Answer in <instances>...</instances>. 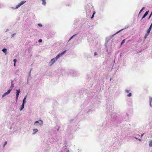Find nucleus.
Here are the masks:
<instances>
[{
    "label": "nucleus",
    "instance_id": "nucleus-24",
    "mask_svg": "<svg viewBox=\"0 0 152 152\" xmlns=\"http://www.w3.org/2000/svg\"><path fill=\"white\" fill-rule=\"evenodd\" d=\"M39 123V122L38 121H36L34 122V125L35 124H36L37 123Z\"/></svg>",
    "mask_w": 152,
    "mask_h": 152
},
{
    "label": "nucleus",
    "instance_id": "nucleus-23",
    "mask_svg": "<svg viewBox=\"0 0 152 152\" xmlns=\"http://www.w3.org/2000/svg\"><path fill=\"white\" fill-rule=\"evenodd\" d=\"M146 16L144 14L143 16H142V19L144 18H145Z\"/></svg>",
    "mask_w": 152,
    "mask_h": 152
},
{
    "label": "nucleus",
    "instance_id": "nucleus-6",
    "mask_svg": "<svg viewBox=\"0 0 152 152\" xmlns=\"http://www.w3.org/2000/svg\"><path fill=\"white\" fill-rule=\"evenodd\" d=\"M150 106L151 107H152V98H150Z\"/></svg>",
    "mask_w": 152,
    "mask_h": 152
},
{
    "label": "nucleus",
    "instance_id": "nucleus-8",
    "mask_svg": "<svg viewBox=\"0 0 152 152\" xmlns=\"http://www.w3.org/2000/svg\"><path fill=\"white\" fill-rule=\"evenodd\" d=\"M24 104H22V105H21V108H20V111H21V110H22V109L24 108Z\"/></svg>",
    "mask_w": 152,
    "mask_h": 152
},
{
    "label": "nucleus",
    "instance_id": "nucleus-16",
    "mask_svg": "<svg viewBox=\"0 0 152 152\" xmlns=\"http://www.w3.org/2000/svg\"><path fill=\"white\" fill-rule=\"evenodd\" d=\"M7 95V94H6V93H5L2 95V97H4V96H5Z\"/></svg>",
    "mask_w": 152,
    "mask_h": 152
},
{
    "label": "nucleus",
    "instance_id": "nucleus-10",
    "mask_svg": "<svg viewBox=\"0 0 152 152\" xmlns=\"http://www.w3.org/2000/svg\"><path fill=\"white\" fill-rule=\"evenodd\" d=\"M2 51L4 52L6 54V53H7V49H6L4 48L2 49Z\"/></svg>",
    "mask_w": 152,
    "mask_h": 152
},
{
    "label": "nucleus",
    "instance_id": "nucleus-31",
    "mask_svg": "<svg viewBox=\"0 0 152 152\" xmlns=\"http://www.w3.org/2000/svg\"><path fill=\"white\" fill-rule=\"evenodd\" d=\"M97 55V53L96 52H95L94 53V55L95 56H96V55Z\"/></svg>",
    "mask_w": 152,
    "mask_h": 152
},
{
    "label": "nucleus",
    "instance_id": "nucleus-7",
    "mask_svg": "<svg viewBox=\"0 0 152 152\" xmlns=\"http://www.w3.org/2000/svg\"><path fill=\"white\" fill-rule=\"evenodd\" d=\"M26 98V96H25L23 101V103L24 104L26 102L25 100Z\"/></svg>",
    "mask_w": 152,
    "mask_h": 152
},
{
    "label": "nucleus",
    "instance_id": "nucleus-36",
    "mask_svg": "<svg viewBox=\"0 0 152 152\" xmlns=\"http://www.w3.org/2000/svg\"><path fill=\"white\" fill-rule=\"evenodd\" d=\"M144 134H142L141 135V137H142L143 136V135H144Z\"/></svg>",
    "mask_w": 152,
    "mask_h": 152
},
{
    "label": "nucleus",
    "instance_id": "nucleus-18",
    "mask_svg": "<svg viewBox=\"0 0 152 152\" xmlns=\"http://www.w3.org/2000/svg\"><path fill=\"white\" fill-rule=\"evenodd\" d=\"M125 39L123 40V41H122V42H121V45H122L123 43H124L125 42Z\"/></svg>",
    "mask_w": 152,
    "mask_h": 152
},
{
    "label": "nucleus",
    "instance_id": "nucleus-29",
    "mask_svg": "<svg viewBox=\"0 0 152 152\" xmlns=\"http://www.w3.org/2000/svg\"><path fill=\"white\" fill-rule=\"evenodd\" d=\"M16 61H17V60L15 59L13 60V61L14 62V63H15Z\"/></svg>",
    "mask_w": 152,
    "mask_h": 152
},
{
    "label": "nucleus",
    "instance_id": "nucleus-25",
    "mask_svg": "<svg viewBox=\"0 0 152 152\" xmlns=\"http://www.w3.org/2000/svg\"><path fill=\"white\" fill-rule=\"evenodd\" d=\"M40 121H41V123L40 124V125H42L43 124V122L41 120H39Z\"/></svg>",
    "mask_w": 152,
    "mask_h": 152
},
{
    "label": "nucleus",
    "instance_id": "nucleus-33",
    "mask_svg": "<svg viewBox=\"0 0 152 152\" xmlns=\"http://www.w3.org/2000/svg\"><path fill=\"white\" fill-rule=\"evenodd\" d=\"M151 15H150L149 17V18H148V19H149L150 18H151Z\"/></svg>",
    "mask_w": 152,
    "mask_h": 152
},
{
    "label": "nucleus",
    "instance_id": "nucleus-20",
    "mask_svg": "<svg viewBox=\"0 0 152 152\" xmlns=\"http://www.w3.org/2000/svg\"><path fill=\"white\" fill-rule=\"evenodd\" d=\"M146 16L144 14L143 16H142V19L144 18H145Z\"/></svg>",
    "mask_w": 152,
    "mask_h": 152
},
{
    "label": "nucleus",
    "instance_id": "nucleus-15",
    "mask_svg": "<svg viewBox=\"0 0 152 152\" xmlns=\"http://www.w3.org/2000/svg\"><path fill=\"white\" fill-rule=\"evenodd\" d=\"M77 34H75V35H73V36H72L70 38V39H69V40H70L71 39H72V38H73V37L75 36Z\"/></svg>",
    "mask_w": 152,
    "mask_h": 152
},
{
    "label": "nucleus",
    "instance_id": "nucleus-9",
    "mask_svg": "<svg viewBox=\"0 0 152 152\" xmlns=\"http://www.w3.org/2000/svg\"><path fill=\"white\" fill-rule=\"evenodd\" d=\"M11 89H9V90L7 91V92H5V93H6V94H9L10 93V92H11Z\"/></svg>",
    "mask_w": 152,
    "mask_h": 152
},
{
    "label": "nucleus",
    "instance_id": "nucleus-38",
    "mask_svg": "<svg viewBox=\"0 0 152 152\" xmlns=\"http://www.w3.org/2000/svg\"><path fill=\"white\" fill-rule=\"evenodd\" d=\"M145 15H146V16H147V15L146 13H145V14H144Z\"/></svg>",
    "mask_w": 152,
    "mask_h": 152
},
{
    "label": "nucleus",
    "instance_id": "nucleus-37",
    "mask_svg": "<svg viewBox=\"0 0 152 152\" xmlns=\"http://www.w3.org/2000/svg\"><path fill=\"white\" fill-rule=\"evenodd\" d=\"M150 26H151V27H152V23H151V25Z\"/></svg>",
    "mask_w": 152,
    "mask_h": 152
},
{
    "label": "nucleus",
    "instance_id": "nucleus-3",
    "mask_svg": "<svg viewBox=\"0 0 152 152\" xmlns=\"http://www.w3.org/2000/svg\"><path fill=\"white\" fill-rule=\"evenodd\" d=\"M151 26H150L149 29L147 31V33L146 34L145 36V37H144L145 39H146L147 38V36H148L149 35V34L150 31L151 30Z\"/></svg>",
    "mask_w": 152,
    "mask_h": 152
},
{
    "label": "nucleus",
    "instance_id": "nucleus-5",
    "mask_svg": "<svg viewBox=\"0 0 152 152\" xmlns=\"http://www.w3.org/2000/svg\"><path fill=\"white\" fill-rule=\"evenodd\" d=\"M38 131V130L37 129H33V134H35L36 132Z\"/></svg>",
    "mask_w": 152,
    "mask_h": 152
},
{
    "label": "nucleus",
    "instance_id": "nucleus-11",
    "mask_svg": "<svg viewBox=\"0 0 152 152\" xmlns=\"http://www.w3.org/2000/svg\"><path fill=\"white\" fill-rule=\"evenodd\" d=\"M11 85L10 88H12L14 87V84H13L12 80L11 81Z\"/></svg>",
    "mask_w": 152,
    "mask_h": 152
},
{
    "label": "nucleus",
    "instance_id": "nucleus-34",
    "mask_svg": "<svg viewBox=\"0 0 152 152\" xmlns=\"http://www.w3.org/2000/svg\"><path fill=\"white\" fill-rule=\"evenodd\" d=\"M96 13V12L95 11H94L93 12V14L94 15Z\"/></svg>",
    "mask_w": 152,
    "mask_h": 152
},
{
    "label": "nucleus",
    "instance_id": "nucleus-39",
    "mask_svg": "<svg viewBox=\"0 0 152 152\" xmlns=\"http://www.w3.org/2000/svg\"><path fill=\"white\" fill-rule=\"evenodd\" d=\"M14 66H15V63H14Z\"/></svg>",
    "mask_w": 152,
    "mask_h": 152
},
{
    "label": "nucleus",
    "instance_id": "nucleus-2",
    "mask_svg": "<svg viewBox=\"0 0 152 152\" xmlns=\"http://www.w3.org/2000/svg\"><path fill=\"white\" fill-rule=\"evenodd\" d=\"M26 1H22L20 3H19L18 5L16 6V7L15 8H14L12 7V8L13 9H17L19 7H20L21 5L24 4Z\"/></svg>",
    "mask_w": 152,
    "mask_h": 152
},
{
    "label": "nucleus",
    "instance_id": "nucleus-30",
    "mask_svg": "<svg viewBox=\"0 0 152 152\" xmlns=\"http://www.w3.org/2000/svg\"><path fill=\"white\" fill-rule=\"evenodd\" d=\"M148 12H149V11H146V12H145V13H146V14L148 15Z\"/></svg>",
    "mask_w": 152,
    "mask_h": 152
},
{
    "label": "nucleus",
    "instance_id": "nucleus-1",
    "mask_svg": "<svg viewBox=\"0 0 152 152\" xmlns=\"http://www.w3.org/2000/svg\"><path fill=\"white\" fill-rule=\"evenodd\" d=\"M66 52V50L62 52L58 55L55 58L52 59L50 61L49 63V65L50 66L52 65L53 63L55 62L56 61L59 57L61 56L63 54H64Z\"/></svg>",
    "mask_w": 152,
    "mask_h": 152
},
{
    "label": "nucleus",
    "instance_id": "nucleus-27",
    "mask_svg": "<svg viewBox=\"0 0 152 152\" xmlns=\"http://www.w3.org/2000/svg\"><path fill=\"white\" fill-rule=\"evenodd\" d=\"M42 39H39V40H38V42H42Z\"/></svg>",
    "mask_w": 152,
    "mask_h": 152
},
{
    "label": "nucleus",
    "instance_id": "nucleus-28",
    "mask_svg": "<svg viewBox=\"0 0 152 152\" xmlns=\"http://www.w3.org/2000/svg\"><path fill=\"white\" fill-rule=\"evenodd\" d=\"M129 90H126V93H129Z\"/></svg>",
    "mask_w": 152,
    "mask_h": 152
},
{
    "label": "nucleus",
    "instance_id": "nucleus-17",
    "mask_svg": "<svg viewBox=\"0 0 152 152\" xmlns=\"http://www.w3.org/2000/svg\"><path fill=\"white\" fill-rule=\"evenodd\" d=\"M7 141H5L4 142V144L3 145V147H4L5 146V145L7 144Z\"/></svg>",
    "mask_w": 152,
    "mask_h": 152
},
{
    "label": "nucleus",
    "instance_id": "nucleus-32",
    "mask_svg": "<svg viewBox=\"0 0 152 152\" xmlns=\"http://www.w3.org/2000/svg\"><path fill=\"white\" fill-rule=\"evenodd\" d=\"M94 15L93 14L92 16H91V18H93L94 17Z\"/></svg>",
    "mask_w": 152,
    "mask_h": 152
},
{
    "label": "nucleus",
    "instance_id": "nucleus-14",
    "mask_svg": "<svg viewBox=\"0 0 152 152\" xmlns=\"http://www.w3.org/2000/svg\"><path fill=\"white\" fill-rule=\"evenodd\" d=\"M145 9V8L144 7H143V8H142L141 9V10H140V12H139V14H140V13L144 10Z\"/></svg>",
    "mask_w": 152,
    "mask_h": 152
},
{
    "label": "nucleus",
    "instance_id": "nucleus-19",
    "mask_svg": "<svg viewBox=\"0 0 152 152\" xmlns=\"http://www.w3.org/2000/svg\"><path fill=\"white\" fill-rule=\"evenodd\" d=\"M132 96V94L131 93H129L128 95L127 96L130 97Z\"/></svg>",
    "mask_w": 152,
    "mask_h": 152
},
{
    "label": "nucleus",
    "instance_id": "nucleus-26",
    "mask_svg": "<svg viewBox=\"0 0 152 152\" xmlns=\"http://www.w3.org/2000/svg\"><path fill=\"white\" fill-rule=\"evenodd\" d=\"M38 25L39 26H40V27H42V25L41 24H40V23L38 24Z\"/></svg>",
    "mask_w": 152,
    "mask_h": 152
},
{
    "label": "nucleus",
    "instance_id": "nucleus-12",
    "mask_svg": "<svg viewBox=\"0 0 152 152\" xmlns=\"http://www.w3.org/2000/svg\"><path fill=\"white\" fill-rule=\"evenodd\" d=\"M46 0H42V4H43V5H45L46 4V2L45 1Z\"/></svg>",
    "mask_w": 152,
    "mask_h": 152
},
{
    "label": "nucleus",
    "instance_id": "nucleus-22",
    "mask_svg": "<svg viewBox=\"0 0 152 152\" xmlns=\"http://www.w3.org/2000/svg\"><path fill=\"white\" fill-rule=\"evenodd\" d=\"M146 16L144 14L143 16H142V19L144 18H145Z\"/></svg>",
    "mask_w": 152,
    "mask_h": 152
},
{
    "label": "nucleus",
    "instance_id": "nucleus-21",
    "mask_svg": "<svg viewBox=\"0 0 152 152\" xmlns=\"http://www.w3.org/2000/svg\"><path fill=\"white\" fill-rule=\"evenodd\" d=\"M146 16L144 14L143 16H142V19L144 18H145Z\"/></svg>",
    "mask_w": 152,
    "mask_h": 152
},
{
    "label": "nucleus",
    "instance_id": "nucleus-35",
    "mask_svg": "<svg viewBox=\"0 0 152 152\" xmlns=\"http://www.w3.org/2000/svg\"><path fill=\"white\" fill-rule=\"evenodd\" d=\"M120 31L117 32L114 35H115V34L118 33Z\"/></svg>",
    "mask_w": 152,
    "mask_h": 152
},
{
    "label": "nucleus",
    "instance_id": "nucleus-13",
    "mask_svg": "<svg viewBox=\"0 0 152 152\" xmlns=\"http://www.w3.org/2000/svg\"><path fill=\"white\" fill-rule=\"evenodd\" d=\"M149 146L150 147L152 146V140H151L150 141V142L149 143Z\"/></svg>",
    "mask_w": 152,
    "mask_h": 152
},
{
    "label": "nucleus",
    "instance_id": "nucleus-4",
    "mask_svg": "<svg viewBox=\"0 0 152 152\" xmlns=\"http://www.w3.org/2000/svg\"><path fill=\"white\" fill-rule=\"evenodd\" d=\"M16 91H17V92H16V101H17L18 99V98L19 96V93L20 92V90L19 89L18 90H17Z\"/></svg>",
    "mask_w": 152,
    "mask_h": 152
}]
</instances>
